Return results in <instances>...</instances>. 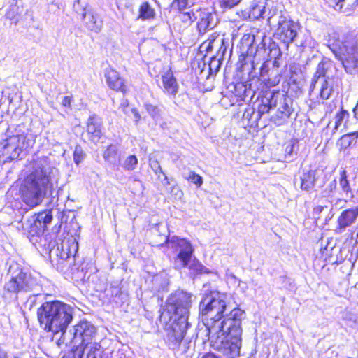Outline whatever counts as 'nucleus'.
I'll return each instance as SVG.
<instances>
[{"mask_svg": "<svg viewBox=\"0 0 358 358\" xmlns=\"http://www.w3.org/2000/svg\"><path fill=\"white\" fill-rule=\"evenodd\" d=\"M333 66L331 62L326 58L323 59L317 65L316 71L313 75L310 85V91L313 92L319 87L320 98L322 100L328 99L332 94L333 87L329 84L327 78V71Z\"/></svg>", "mask_w": 358, "mask_h": 358, "instance_id": "9d476101", "label": "nucleus"}, {"mask_svg": "<svg viewBox=\"0 0 358 358\" xmlns=\"http://www.w3.org/2000/svg\"><path fill=\"white\" fill-rule=\"evenodd\" d=\"M167 245L176 253L173 259L175 268H187L193 274L208 273L207 268L194 256V248L189 241L173 236L167 239Z\"/></svg>", "mask_w": 358, "mask_h": 358, "instance_id": "20e7f679", "label": "nucleus"}, {"mask_svg": "<svg viewBox=\"0 0 358 358\" xmlns=\"http://www.w3.org/2000/svg\"><path fill=\"white\" fill-rule=\"evenodd\" d=\"M220 6L223 8H231L238 5L241 0H219Z\"/></svg>", "mask_w": 358, "mask_h": 358, "instance_id": "ea45409f", "label": "nucleus"}, {"mask_svg": "<svg viewBox=\"0 0 358 358\" xmlns=\"http://www.w3.org/2000/svg\"><path fill=\"white\" fill-rule=\"evenodd\" d=\"M171 193L180 197L182 195V192L178 186H173L171 187Z\"/></svg>", "mask_w": 358, "mask_h": 358, "instance_id": "09e8293b", "label": "nucleus"}, {"mask_svg": "<svg viewBox=\"0 0 358 358\" xmlns=\"http://www.w3.org/2000/svg\"><path fill=\"white\" fill-rule=\"evenodd\" d=\"M291 115L289 114V110L285 111H276L274 115L271 117V122L275 124L280 126L285 123Z\"/></svg>", "mask_w": 358, "mask_h": 358, "instance_id": "c756f323", "label": "nucleus"}, {"mask_svg": "<svg viewBox=\"0 0 358 358\" xmlns=\"http://www.w3.org/2000/svg\"><path fill=\"white\" fill-rule=\"evenodd\" d=\"M101 345L96 341L90 342L82 346L83 356L85 358H96L100 352Z\"/></svg>", "mask_w": 358, "mask_h": 358, "instance_id": "bb28decb", "label": "nucleus"}, {"mask_svg": "<svg viewBox=\"0 0 358 358\" xmlns=\"http://www.w3.org/2000/svg\"><path fill=\"white\" fill-rule=\"evenodd\" d=\"M185 178L190 181L191 182L195 184L197 187H200L203 184L202 177L200 175L196 174L194 171H190L189 173V175L187 176H185Z\"/></svg>", "mask_w": 358, "mask_h": 358, "instance_id": "c9c22d12", "label": "nucleus"}, {"mask_svg": "<svg viewBox=\"0 0 358 358\" xmlns=\"http://www.w3.org/2000/svg\"><path fill=\"white\" fill-rule=\"evenodd\" d=\"M358 220V206L343 210L336 220V230L338 233L344 232L348 227H352Z\"/></svg>", "mask_w": 358, "mask_h": 358, "instance_id": "2eb2a0df", "label": "nucleus"}, {"mask_svg": "<svg viewBox=\"0 0 358 358\" xmlns=\"http://www.w3.org/2000/svg\"><path fill=\"white\" fill-rule=\"evenodd\" d=\"M96 334L95 327L90 322L81 321L69 331L63 333V342L74 343L82 347L93 342Z\"/></svg>", "mask_w": 358, "mask_h": 358, "instance_id": "0eeeda50", "label": "nucleus"}, {"mask_svg": "<svg viewBox=\"0 0 358 358\" xmlns=\"http://www.w3.org/2000/svg\"><path fill=\"white\" fill-rule=\"evenodd\" d=\"M357 134V137L358 136V133L348 134H344L340 138V143L342 146L348 147L350 146L352 143V137Z\"/></svg>", "mask_w": 358, "mask_h": 358, "instance_id": "79ce46f5", "label": "nucleus"}, {"mask_svg": "<svg viewBox=\"0 0 358 358\" xmlns=\"http://www.w3.org/2000/svg\"><path fill=\"white\" fill-rule=\"evenodd\" d=\"M349 117V113L344 110L341 109L338 113H336L334 117V123L331 125V122H329L326 127L327 131H330L331 135L336 134V132L339 129L345 120Z\"/></svg>", "mask_w": 358, "mask_h": 358, "instance_id": "393cba45", "label": "nucleus"}, {"mask_svg": "<svg viewBox=\"0 0 358 358\" xmlns=\"http://www.w3.org/2000/svg\"><path fill=\"white\" fill-rule=\"evenodd\" d=\"M70 255H73V254L71 251H69V252L66 253V258H69L70 257ZM62 258H65V257L64 256H62Z\"/></svg>", "mask_w": 358, "mask_h": 358, "instance_id": "4d7b16f0", "label": "nucleus"}, {"mask_svg": "<svg viewBox=\"0 0 358 358\" xmlns=\"http://www.w3.org/2000/svg\"><path fill=\"white\" fill-rule=\"evenodd\" d=\"M52 220L51 210L41 212L29 217L22 224L24 234L28 236H39L45 231L48 224Z\"/></svg>", "mask_w": 358, "mask_h": 358, "instance_id": "ddd939ff", "label": "nucleus"}, {"mask_svg": "<svg viewBox=\"0 0 358 358\" xmlns=\"http://www.w3.org/2000/svg\"><path fill=\"white\" fill-rule=\"evenodd\" d=\"M336 1V8L341 10L343 6L346 8H354L358 5V0H335Z\"/></svg>", "mask_w": 358, "mask_h": 358, "instance_id": "72a5a7b5", "label": "nucleus"}, {"mask_svg": "<svg viewBox=\"0 0 358 358\" xmlns=\"http://www.w3.org/2000/svg\"><path fill=\"white\" fill-rule=\"evenodd\" d=\"M341 314L342 320L348 327L353 330H358V313L347 308Z\"/></svg>", "mask_w": 358, "mask_h": 358, "instance_id": "b1692460", "label": "nucleus"}, {"mask_svg": "<svg viewBox=\"0 0 358 358\" xmlns=\"http://www.w3.org/2000/svg\"><path fill=\"white\" fill-rule=\"evenodd\" d=\"M271 18H272L271 17H268V23H271Z\"/></svg>", "mask_w": 358, "mask_h": 358, "instance_id": "052dcab7", "label": "nucleus"}, {"mask_svg": "<svg viewBox=\"0 0 358 358\" xmlns=\"http://www.w3.org/2000/svg\"><path fill=\"white\" fill-rule=\"evenodd\" d=\"M257 80H250L246 83H239L235 85L236 91L243 92V98H246L248 96H252L257 90L256 84L255 83H257Z\"/></svg>", "mask_w": 358, "mask_h": 358, "instance_id": "a878e982", "label": "nucleus"}, {"mask_svg": "<svg viewBox=\"0 0 358 358\" xmlns=\"http://www.w3.org/2000/svg\"><path fill=\"white\" fill-rule=\"evenodd\" d=\"M139 17L143 20H150L155 17V10L150 6L148 2H143L140 6Z\"/></svg>", "mask_w": 358, "mask_h": 358, "instance_id": "c85d7f7f", "label": "nucleus"}, {"mask_svg": "<svg viewBox=\"0 0 358 358\" xmlns=\"http://www.w3.org/2000/svg\"><path fill=\"white\" fill-rule=\"evenodd\" d=\"M29 146L27 133L17 130L16 134L8 138L3 145V155L10 160L19 157L23 150Z\"/></svg>", "mask_w": 358, "mask_h": 358, "instance_id": "f8f14e48", "label": "nucleus"}, {"mask_svg": "<svg viewBox=\"0 0 358 358\" xmlns=\"http://www.w3.org/2000/svg\"><path fill=\"white\" fill-rule=\"evenodd\" d=\"M131 110L132 114L134 116V122L136 124H137L139 122V120H141V115L139 114L138 110L135 108H132Z\"/></svg>", "mask_w": 358, "mask_h": 358, "instance_id": "8fccbe9b", "label": "nucleus"}, {"mask_svg": "<svg viewBox=\"0 0 358 358\" xmlns=\"http://www.w3.org/2000/svg\"><path fill=\"white\" fill-rule=\"evenodd\" d=\"M196 17H199L197 29L200 34L203 35L208 30L213 29L217 24L216 14L209 12L207 9L197 10Z\"/></svg>", "mask_w": 358, "mask_h": 358, "instance_id": "dca6fc26", "label": "nucleus"}, {"mask_svg": "<svg viewBox=\"0 0 358 358\" xmlns=\"http://www.w3.org/2000/svg\"><path fill=\"white\" fill-rule=\"evenodd\" d=\"M339 185L346 197H354L349 181L347 179V172L345 170L341 172Z\"/></svg>", "mask_w": 358, "mask_h": 358, "instance_id": "cd10ccee", "label": "nucleus"}, {"mask_svg": "<svg viewBox=\"0 0 358 358\" xmlns=\"http://www.w3.org/2000/svg\"><path fill=\"white\" fill-rule=\"evenodd\" d=\"M72 99V97L70 96H63L61 102L62 105L65 107H71Z\"/></svg>", "mask_w": 358, "mask_h": 358, "instance_id": "de8ad7c7", "label": "nucleus"}, {"mask_svg": "<svg viewBox=\"0 0 358 358\" xmlns=\"http://www.w3.org/2000/svg\"><path fill=\"white\" fill-rule=\"evenodd\" d=\"M145 108L153 119H158L160 115V110L157 106L150 103H145Z\"/></svg>", "mask_w": 358, "mask_h": 358, "instance_id": "e433bc0d", "label": "nucleus"}, {"mask_svg": "<svg viewBox=\"0 0 358 358\" xmlns=\"http://www.w3.org/2000/svg\"><path fill=\"white\" fill-rule=\"evenodd\" d=\"M0 358H8L7 352L1 348H0Z\"/></svg>", "mask_w": 358, "mask_h": 358, "instance_id": "5fc2aeb1", "label": "nucleus"}, {"mask_svg": "<svg viewBox=\"0 0 358 358\" xmlns=\"http://www.w3.org/2000/svg\"><path fill=\"white\" fill-rule=\"evenodd\" d=\"M271 63H263L260 69V76L267 87L276 86L281 80V71L272 67Z\"/></svg>", "mask_w": 358, "mask_h": 358, "instance_id": "f3484780", "label": "nucleus"}, {"mask_svg": "<svg viewBox=\"0 0 358 358\" xmlns=\"http://www.w3.org/2000/svg\"><path fill=\"white\" fill-rule=\"evenodd\" d=\"M85 154L80 147H76L73 153L74 162L76 164H79L83 159Z\"/></svg>", "mask_w": 358, "mask_h": 358, "instance_id": "37998d69", "label": "nucleus"}, {"mask_svg": "<svg viewBox=\"0 0 358 358\" xmlns=\"http://www.w3.org/2000/svg\"><path fill=\"white\" fill-rule=\"evenodd\" d=\"M320 173V170L318 169L303 171L300 176L301 189L305 191H309L312 189L314 187L315 183Z\"/></svg>", "mask_w": 358, "mask_h": 358, "instance_id": "4be33fe9", "label": "nucleus"}, {"mask_svg": "<svg viewBox=\"0 0 358 358\" xmlns=\"http://www.w3.org/2000/svg\"><path fill=\"white\" fill-rule=\"evenodd\" d=\"M337 187L336 180L334 179L327 184L322 191V195L324 197L332 196L336 192Z\"/></svg>", "mask_w": 358, "mask_h": 358, "instance_id": "473e14b6", "label": "nucleus"}, {"mask_svg": "<svg viewBox=\"0 0 358 358\" xmlns=\"http://www.w3.org/2000/svg\"><path fill=\"white\" fill-rule=\"evenodd\" d=\"M357 238H358V234H357Z\"/></svg>", "mask_w": 358, "mask_h": 358, "instance_id": "e2e57ef3", "label": "nucleus"}, {"mask_svg": "<svg viewBox=\"0 0 358 358\" xmlns=\"http://www.w3.org/2000/svg\"><path fill=\"white\" fill-rule=\"evenodd\" d=\"M82 20L85 27L93 32L99 33L102 28V21L99 19V15L93 10H87L82 13Z\"/></svg>", "mask_w": 358, "mask_h": 358, "instance_id": "412c9836", "label": "nucleus"}, {"mask_svg": "<svg viewBox=\"0 0 358 358\" xmlns=\"http://www.w3.org/2000/svg\"><path fill=\"white\" fill-rule=\"evenodd\" d=\"M150 166H151L152 169L154 171V172L156 174L162 173L164 176V180H165V182H164V185H169V182L168 180V178L165 175V173L162 171V169L159 162L157 161H154V162H152L151 163Z\"/></svg>", "mask_w": 358, "mask_h": 358, "instance_id": "58836bf2", "label": "nucleus"}, {"mask_svg": "<svg viewBox=\"0 0 358 358\" xmlns=\"http://www.w3.org/2000/svg\"><path fill=\"white\" fill-rule=\"evenodd\" d=\"M211 37L212 38H208L209 43L207 47L208 50L213 49L215 46H219V49L217 51V55L215 58L213 57V60L210 64V67L213 62H220L224 58L228 48V44H226L224 38L217 39V36H213Z\"/></svg>", "mask_w": 358, "mask_h": 358, "instance_id": "5701e85b", "label": "nucleus"}, {"mask_svg": "<svg viewBox=\"0 0 358 358\" xmlns=\"http://www.w3.org/2000/svg\"><path fill=\"white\" fill-rule=\"evenodd\" d=\"M73 8L77 13L80 14L81 15L82 13L87 11L85 7L81 5L80 0H76L73 3Z\"/></svg>", "mask_w": 358, "mask_h": 358, "instance_id": "a18cd8bd", "label": "nucleus"}, {"mask_svg": "<svg viewBox=\"0 0 358 358\" xmlns=\"http://www.w3.org/2000/svg\"><path fill=\"white\" fill-rule=\"evenodd\" d=\"M192 294L183 290H177L166 299V310L171 316L189 317Z\"/></svg>", "mask_w": 358, "mask_h": 358, "instance_id": "1a4fd4ad", "label": "nucleus"}, {"mask_svg": "<svg viewBox=\"0 0 358 358\" xmlns=\"http://www.w3.org/2000/svg\"><path fill=\"white\" fill-rule=\"evenodd\" d=\"M171 323L166 328V340L169 348L177 349L182 341L186 331L190 327L188 317L170 316Z\"/></svg>", "mask_w": 358, "mask_h": 358, "instance_id": "9b49d317", "label": "nucleus"}, {"mask_svg": "<svg viewBox=\"0 0 358 358\" xmlns=\"http://www.w3.org/2000/svg\"><path fill=\"white\" fill-rule=\"evenodd\" d=\"M348 200L347 199H337L336 202H335V206L336 207H343V206L344 204H345L347 203Z\"/></svg>", "mask_w": 358, "mask_h": 358, "instance_id": "603ef678", "label": "nucleus"}, {"mask_svg": "<svg viewBox=\"0 0 358 358\" xmlns=\"http://www.w3.org/2000/svg\"><path fill=\"white\" fill-rule=\"evenodd\" d=\"M322 209H323L322 206H318L317 207H316V208H315V210H317V211H318V212H321V211L322 210Z\"/></svg>", "mask_w": 358, "mask_h": 358, "instance_id": "6e6d98bb", "label": "nucleus"}, {"mask_svg": "<svg viewBox=\"0 0 358 358\" xmlns=\"http://www.w3.org/2000/svg\"><path fill=\"white\" fill-rule=\"evenodd\" d=\"M271 59H278L279 57L281 56L280 50L273 45L272 48H270V52L268 54Z\"/></svg>", "mask_w": 358, "mask_h": 358, "instance_id": "c03bdc74", "label": "nucleus"}, {"mask_svg": "<svg viewBox=\"0 0 358 358\" xmlns=\"http://www.w3.org/2000/svg\"><path fill=\"white\" fill-rule=\"evenodd\" d=\"M162 82L164 92L171 97H175L178 92L179 85L171 69L162 75Z\"/></svg>", "mask_w": 358, "mask_h": 358, "instance_id": "aec40b11", "label": "nucleus"}, {"mask_svg": "<svg viewBox=\"0 0 358 358\" xmlns=\"http://www.w3.org/2000/svg\"><path fill=\"white\" fill-rule=\"evenodd\" d=\"M227 299L226 294L211 291L203 296L199 308L202 317L209 320L206 327L211 334V346L228 358H236L240 355L241 324L245 313L236 308L220 322L227 306Z\"/></svg>", "mask_w": 358, "mask_h": 358, "instance_id": "f257e3e1", "label": "nucleus"}, {"mask_svg": "<svg viewBox=\"0 0 358 358\" xmlns=\"http://www.w3.org/2000/svg\"><path fill=\"white\" fill-rule=\"evenodd\" d=\"M121 106H122V107H126V106H128L127 101H125L122 102V104H121Z\"/></svg>", "mask_w": 358, "mask_h": 358, "instance_id": "bf43d9fd", "label": "nucleus"}, {"mask_svg": "<svg viewBox=\"0 0 358 358\" xmlns=\"http://www.w3.org/2000/svg\"><path fill=\"white\" fill-rule=\"evenodd\" d=\"M299 29V23L293 21L288 16L280 15L278 17L275 35L283 43L289 44L294 41Z\"/></svg>", "mask_w": 358, "mask_h": 358, "instance_id": "4468645a", "label": "nucleus"}, {"mask_svg": "<svg viewBox=\"0 0 358 358\" xmlns=\"http://www.w3.org/2000/svg\"><path fill=\"white\" fill-rule=\"evenodd\" d=\"M196 15H197V10H196V12L191 11V12L185 13V16H188V20L190 22H192L194 20L199 19V17H196Z\"/></svg>", "mask_w": 358, "mask_h": 358, "instance_id": "49530a36", "label": "nucleus"}, {"mask_svg": "<svg viewBox=\"0 0 358 358\" xmlns=\"http://www.w3.org/2000/svg\"><path fill=\"white\" fill-rule=\"evenodd\" d=\"M188 0H174L172 3V8L182 11L187 8Z\"/></svg>", "mask_w": 358, "mask_h": 358, "instance_id": "a19ab883", "label": "nucleus"}, {"mask_svg": "<svg viewBox=\"0 0 358 358\" xmlns=\"http://www.w3.org/2000/svg\"><path fill=\"white\" fill-rule=\"evenodd\" d=\"M182 20L185 22H187L188 20V16H185V13H183Z\"/></svg>", "mask_w": 358, "mask_h": 358, "instance_id": "13d9d810", "label": "nucleus"}, {"mask_svg": "<svg viewBox=\"0 0 358 358\" xmlns=\"http://www.w3.org/2000/svg\"><path fill=\"white\" fill-rule=\"evenodd\" d=\"M292 99L277 92H266L265 94L261 99V103L258 106L257 112L260 116L269 113L272 109L276 108V111L289 110L291 115L293 112L292 108Z\"/></svg>", "mask_w": 358, "mask_h": 358, "instance_id": "6e6552de", "label": "nucleus"}, {"mask_svg": "<svg viewBox=\"0 0 358 358\" xmlns=\"http://www.w3.org/2000/svg\"><path fill=\"white\" fill-rule=\"evenodd\" d=\"M53 169L48 157L38 158L33 172L27 177L22 189V199L28 206L34 207L40 204L48 191L52 188Z\"/></svg>", "mask_w": 358, "mask_h": 358, "instance_id": "f03ea898", "label": "nucleus"}, {"mask_svg": "<svg viewBox=\"0 0 358 358\" xmlns=\"http://www.w3.org/2000/svg\"><path fill=\"white\" fill-rule=\"evenodd\" d=\"M264 63H269V64L271 63V64H270V65L272 67H275V68L279 69L280 64L278 62V59H274V60L268 59V60H266V62H264Z\"/></svg>", "mask_w": 358, "mask_h": 358, "instance_id": "3c124183", "label": "nucleus"}, {"mask_svg": "<svg viewBox=\"0 0 358 358\" xmlns=\"http://www.w3.org/2000/svg\"><path fill=\"white\" fill-rule=\"evenodd\" d=\"M118 154V148L115 145H110L104 151L103 157L104 159L110 163H115Z\"/></svg>", "mask_w": 358, "mask_h": 358, "instance_id": "7c9ffc66", "label": "nucleus"}, {"mask_svg": "<svg viewBox=\"0 0 358 358\" xmlns=\"http://www.w3.org/2000/svg\"><path fill=\"white\" fill-rule=\"evenodd\" d=\"M329 48L339 59L345 71L353 74L358 67V46L354 42H344L337 47L334 44L329 45Z\"/></svg>", "mask_w": 358, "mask_h": 358, "instance_id": "423d86ee", "label": "nucleus"}, {"mask_svg": "<svg viewBox=\"0 0 358 358\" xmlns=\"http://www.w3.org/2000/svg\"><path fill=\"white\" fill-rule=\"evenodd\" d=\"M13 358H18L17 357H14Z\"/></svg>", "mask_w": 358, "mask_h": 358, "instance_id": "680f3d73", "label": "nucleus"}, {"mask_svg": "<svg viewBox=\"0 0 358 358\" xmlns=\"http://www.w3.org/2000/svg\"><path fill=\"white\" fill-rule=\"evenodd\" d=\"M8 274L10 278L6 282L3 286V297L17 296L19 293H27L38 291V284L36 279L30 273L21 269L18 264H13L10 266Z\"/></svg>", "mask_w": 358, "mask_h": 358, "instance_id": "39448f33", "label": "nucleus"}, {"mask_svg": "<svg viewBox=\"0 0 358 358\" xmlns=\"http://www.w3.org/2000/svg\"><path fill=\"white\" fill-rule=\"evenodd\" d=\"M105 78L108 87L116 91H121L123 94L127 92L124 81L119 73L113 69L108 68L105 70Z\"/></svg>", "mask_w": 358, "mask_h": 358, "instance_id": "6ab92c4d", "label": "nucleus"}, {"mask_svg": "<svg viewBox=\"0 0 358 358\" xmlns=\"http://www.w3.org/2000/svg\"><path fill=\"white\" fill-rule=\"evenodd\" d=\"M62 358H83L82 347L76 345V348H73L71 350L66 352Z\"/></svg>", "mask_w": 358, "mask_h": 358, "instance_id": "f704fd0d", "label": "nucleus"}, {"mask_svg": "<svg viewBox=\"0 0 358 358\" xmlns=\"http://www.w3.org/2000/svg\"><path fill=\"white\" fill-rule=\"evenodd\" d=\"M293 149H294V145H288L286 148V152L287 154H289V155H291L292 152H293Z\"/></svg>", "mask_w": 358, "mask_h": 358, "instance_id": "864d4df0", "label": "nucleus"}, {"mask_svg": "<svg viewBox=\"0 0 358 358\" xmlns=\"http://www.w3.org/2000/svg\"><path fill=\"white\" fill-rule=\"evenodd\" d=\"M38 319L41 326L54 334L66 331V328L72 322L73 308L59 301L45 302L38 309Z\"/></svg>", "mask_w": 358, "mask_h": 358, "instance_id": "7ed1b4c3", "label": "nucleus"}, {"mask_svg": "<svg viewBox=\"0 0 358 358\" xmlns=\"http://www.w3.org/2000/svg\"><path fill=\"white\" fill-rule=\"evenodd\" d=\"M264 7H263L260 5L255 6L250 11V15H252V17L255 19H259L260 17H264Z\"/></svg>", "mask_w": 358, "mask_h": 358, "instance_id": "4c0bfd02", "label": "nucleus"}, {"mask_svg": "<svg viewBox=\"0 0 358 358\" xmlns=\"http://www.w3.org/2000/svg\"><path fill=\"white\" fill-rule=\"evenodd\" d=\"M87 133L89 139L94 143H98L103 136L101 119L95 115L90 116L87 123Z\"/></svg>", "mask_w": 358, "mask_h": 358, "instance_id": "a211bd4d", "label": "nucleus"}, {"mask_svg": "<svg viewBox=\"0 0 358 358\" xmlns=\"http://www.w3.org/2000/svg\"><path fill=\"white\" fill-rule=\"evenodd\" d=\"M138 163V161L136 156L135 155H130L124 159L122 166L124 170L131 171L136 168Z\"/></svg>", "mask_w": 358, "mask_h": 358, "instance_id": "2f4dec72", "label": "nucleus"}]
</instances>
